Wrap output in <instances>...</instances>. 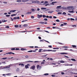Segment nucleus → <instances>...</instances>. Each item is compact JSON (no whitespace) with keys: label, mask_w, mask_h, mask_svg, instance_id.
<instances>
[{"label":"nucleus","mask_w":77,"mask_h":77,"mask_svg":"<svg viewBox=\"0 0 77 77\" xmlns=\"http://www.w3.org/2000/svg\"><path fill=\"white\" fill-rule=\"evenodd\" d=\"M67 8L69 10H71V9H74V8L72 6L67 7Z\"/></svg>","instance_id":"obj_1"},{"label":"nucleus","mask_w":77,"mask_h":77,"mask_svg":"<svg viewBox=\"0 0 77 77\" xmlns=\"http://www.w3.org/2000/svg\"><path fill=\"white\" fill-rule=\"evenodd\" d=\"M32 3H39V1H33L32 2Z\"/></svg>","instance_id":"obj_2"},{"label":"nucleus","mask_w":77,"mask_h":77,"mask_svg":"<svg viewBox=\"0 0 77 77\" xmlns=\"http://www.w3.org/2000/svg\"><path fill=\"white\" fill-rule=\"evenodd\" d=\"M62 6H58L56 8L58 10H59L60 9H61L62 8V7H61Z\"/></svg>","instance_id":"obj_3"},{"label":"nucleus","mask_w":77,"mask_h":77,"mask_svg":"<svg viewBox=\"0 0 77 77\" xmlns=\"http://www.w3.org/2000/svg\"><path fill=\"white\" fill-rule=\"evenodd\" d=\"M37 68L38 70H39L41 69L42 67L41 66H40L39 65H37Z\"/></svg>","instance_id":"obj_4"},{"label":"nucleus","mask_w":77,"mask_h":77,"mask_svg":"<svg viewBox=\"0 0 77 77\" xmlns=\"http://www.w3.org/2000/svg\"><path fill=\"white\" fill-rule=\"evenodd\" d=\"M35 65H33L30 68V69H35Z\"/></svg>","instance_id":"obj_5"},{"label":"nucleus","mask_w":77,"mask_h":77,"mask_svg":"<svg viewBox=\"0 0 77 77\" xmlns=\"http://www.w3.org/2000/svg\"><path fill=\"white\" fill-rule=\"evenodd\" d=\"M37 16L38 18H41L42 17V14L40 15L39 14H38Z\"/></svg>","instance_id":"obj_6"},{"label":"nucleus","mask_w":77,"mask_h":77,"mask_svg":"<svg viewBox=\"0 0 77 77\" xmlns=\"http://www.w3.org/2000/svg\"><path fill=\"white\" fill-rule=\"evenodd\" d=\"M68 12L69 13H74V10H72V11H69Z\"/></svg>","instance_id":"obj_7"},{"label":"nucleus","mask_w":77,"mask_h":77,"mask_svg":"<svg viewBox=\"0 0 77 77\" xmlns=\"http://www.w3.org/2000/svg\"><path fill=\"white\" fill-rule=\"evenodd\" d=\"M19 17H14L13 20H17V19H19Z\"/></svg>","instance_id":"obj_8"},{"label":"nucleus","mask_w":77,"mask_h":77,"mask_svg":"<svg viewBox=\"0 0 77 77\" xmlns=\"http://www.w3.org/2000/svg\"><path fill=\"white\" fill-rule=\"evenodd\" d=\"M16 11L15 10H11L10 11V12H11V13H12V12H16Z\"/></svg>","instance_id":"obj_9"},{"label":"nucleus","mask_w":77,"mask_h":77,"mask_svg":"<svg viewBox=\"0 0 77 77\" xmlns=\"http://www.w3.org/2000/svg\"><path fill=\"white\" fill-rule=\"evenodd\" d=\"M41 5H45V2L44 1H42L41 2Z\"/></svg>","instance_id":"obj_10"},{"label":"nucleus","mask_w":77,"mask_h":77,"mask_svg":"<svg viewBox=\"0 0 77 77\" xmlns=\"http://www.w3.org/2000/svg\"><path fill=\"white\" fill-rule=\"evenodd\" d=\"M54 11H50L48 12V13H49V14H51L53 13V12H54Z\"/></svg>","instance_id":"obj_11"},{"label":"nucleus","mask_w":77,"mask_h":77,"mask_svg":"<svg viewBox=\"0 0 77 77\" xmlns=\"http://www.w3.org/2000/svg\"><path fill=\"white\" fill-rule=\"evenodd\" d=\"M10 65H9L8 66L2 68H1V69H4V68H9V67H10Z\"/></svg>","instance_id":"obj_12"},{"label":"nucleus","mask_w":77,"mask_h":77,"mask_svg":"<svg viewBox=\"0 0 77 77\" xmlns=\"http://www.w3.org/2000/svg\"><path fill=\"white\" fill-rule=\"evenodd\" d=\"M57 3V2H52V3L50 4V5H54V3Z\"/></svg>","instance_id":"obj_13"},{"label":"nucleus","mask_w":77,"mask_h":77,"mask_svg":"<svg viewBox=\"0 0 77 77\" xmlns=\"http://www.w3.org/2000/svg\"><path fill=\"white\" fill-rule=\"evenodd\" d=\"M21 65V66H22V67H24V64H19V65L20 66Z\"/></svg>","instance_id":"obj_14"},{"label":"nucleus","mask_w":77,"mask_h":77,"mask_svg":"<svg viewBox=\"0 0 77 77\" xmlns=\"http://www.w3.org/2000/svg\"><path fill=\"white\" fill-rule=\"evenodd\" d=\"M20 50L22 51H25L26 50H27V49L22 48L20 49Z\"/></svg>","instance_id":"obj_15"},{"label":"nucleus","mask_w":77,"mask_h":77,"mask_svg":"<svg viewBox=\"0 0 77 77\" xmlns=\"http://www.w3.org/2000/svg\"><path fill=\"white\" fill-rule=\"evenodd\" d=\"M6 75H11V73H6L5 74Z\"/></svg>","instance_id":"obj_16"},{"label":"nucleus","mask_w":77,"mask_h":77,"mask_svg":"<svg viewBox=\"0 0 77 77\" xmlns=\"http://www.w3.org/2000/svg\"><path fill=\"white\" fill-rule=\"evenodd\" d=\"M29 0H22V2H28Z\"/></svg>","instance_id":"obj_17"},{"label":"nucleus","mask_w":77,"mask_h":77,"mask_svg":"<svg viewBox=\"0 0 77 77\" xmlns=\"http://www.w3.org/2000/svg\"><path fill=\"white\" fill-rule=\"evenodd\" d=\"M32 14V12H28L26 13V14L27 15H28V14Z\"/></svg>","instance_id":"obj_18"},{"label":"nucleus","mask_w":77,"mask_h":77,"mask_svg":"<svg viewBox=\"0 0 77 77\" xmlns=\"http://www.w3.org/2000/svg\"><path fill=\"white\" fill-rule=\"evenodd\" d=\"M39 24H44L45 23L44 22H39Z\"/></svg>","instance_id":"obj_19"},{"label":"nucleus","mask_w":77,"mask_h":77,"mask_svg":"<svg viewBox=\"0 0 77 77\" xmlns=\"http://www.w3.org/2000/svg\"><path fill=\"white\" fill-rule=\"evenodd\" d=\"M8 54H15L14 53H13L11 52H8Z\"/></svg>","instance_id":"obj_20"},{"label":"nucleus","mask_w":77,"mask_h":77,"mask_svg":"<svg viewBox=\"0 0 77 77\" xmlns=\"http://www.w3.org/2000/svg\"><path fill=\"white\" fill-rule=\"evenodd\" d=\"M61 54H68L67 53H61Z\"/></svg>","instance_id":"obj_21"},{"label":"nucleus","mask_w":77,"mask_h":77,"mask_svg":"<svg viewBox=\"0 0 77 77\" xmlns=\"http://www.w3.org/2000/svg\"><path fill=\"white\" fill-rule=\"evenodd\" d=\"M25 68L26 69H27V68H29V66L27 65H25Z\"/></svg>","instance_id":"obj_22"},{"label":"nucleus","mask_w":77,"mask_h":77,"mask_svg":"<svg viewBox=\"0 0 77 77\" xmlns=\"http://www.w3.org/2000/svg\"><path fill=\"white\" fill-rule=\"evenodd\" d=\"M16 71L17 72H19L20 71V69L19 68H17L16 69Z\"/></svg>","instance_id":"obj_23"},{"label":"nucleus","mask_w":77,"mask_h":77,"mask_svg":"<svg viewBox=\"0 0 77 77\" xmlns=\"http://www.w3.org/2000/svg\"><path fill=\"white\" fill-rule=\"evenodd\" d=\"M7 22V20H2V22L3 23H5V22Z\"/></svg>","instance_id":"obj_24"},{"label":"nucleus","mask_w":77,"mask_h":77,"mask_svg":"<svg viewBox=\"0 0 77 77\" xmlns=\"http://www.w3.org/2000/svg\"><path fill=\"white\" fill-rule=\"evenodd\" d=\"M41 9H42V10H45V9H47V8H41Z\"/></svg>","instance_id":"obj_25"},{"label":"nucleus","mask_w":77,"mask_h":77,"mask_svg":"<svg viewBox=\"0 0 77 77\" xmlns=\"http://www.w3.org/2000/svg\"><path fill=\"white\" fill-rule=\"evenodd\" d=\"M60 63H64V62H65V61H64L62 60L60 61Z\"/></svg>","instance_id":"obj_26"},{"label":"nucleus","mask_w":77,"mask_h":77,"mask_svg":"<svg viewBox=\"0 0 77 77\" xmlns=\"http://www.w3.org/2000/svg\"><path fill=\"white\" fill-rule=\"evenodd\" d=\"M67 9V8H65V7H63V9H64L65 10Z\"/></svg>","instance_id":"obj_27"},{"label":"nucleus","mask_w":77,"mask_h":77,"mask_svg":"<svg viewBox=\"0 0 77 77\" xmlns=\"http://www.w3.org/2000/svg\"><path fill=\"white\" fill-rule=\"evenodd\" d=\"M72 47L74 48H75L76 47V46L75 45H72Z\"/></svg>","instance_id":"obj_28"},{"label":"nucleus","mask_w":77,"mask_h":77,"mask_svg":"<svg viewBox=\"0 0 77 77\" xmlns=\"http://www.w3.org/2000/svg\"><path fill=\"white\" fill-rule=\"evenodd\" d=\"M70 20H71V21H74V20H75V19H74L71 18Z\"/></svg>","instance_id":"obj_29"},{"label":"nucleus","mask_w":77,"mask_h":77,"mask_svg":"<svg viewBox=\"0 0 77 77\" xmlns=\"http://www.w3.org/2000/svg\"><path fill=\"white\" fill-rule=\"evenodd\" d=\"M16 15V14H11V17H13V16H15Z\"/></svg>","instance_id":"obj_30"},{"label":"nucleus","mask_w":77,"mask_h":77,"mask_svg":"<svg viewBox=\"0 0 77 77\" xmlns=\"http://www.w3.org/2000/svg\"><path fill=\"white\" fill-rule=\"evenodd\" d=\"M24 27H27V25L25 24L23 25Z\"/></svg>","instance_id":"obj_31"},{"label":"nucleus","mask_w":77,"mask_h":77,"mask_svg":"<svg viewBox=\"0 0 77 77\" xmlns=\"http://www.w3.org/2000/svg\"><path fill=\"white\" fill-rule=\"evenodd\" d=\"M27 20H23L22 21V23H24V22H26V21H27Z\"/></svg>","instance_id":"obj_32"},{"label":"nucleus","mask_w":77,"mask_h":77,"mask_svg":"<svg viewBox=\"0 0 77 77\" xmlns=\"http://www.w3.org/2000/svg\"><path fill=\"white\" fill-rule=\"evenodd\" d=\"M62 48H69V47L67 46H63L62 47Z\"/></svg>","instance_id":"obj_33"},{"label":"nucleus","mask_w":77,"mask_h":77,"mask_svg":"<svg viewBox=\"0 0 77 77\" xmlns=\"http://www.w3.org/2000/svg\"><path fill=\"white\" fill-rule=\"evenodd\" d=\"M17 2H21V0H17L16 1Z\"/></svg>","instance_id":"obj_34"},{"label":"nucleus","mask_w":77,"mask_h":77,"mask_svg":"<svg viewBox=\"0 0 77 77\" xmlns=\"http://www.w3.org/2000/svg\"><path fill=\"white\" fill-rule=\"evenodd\" d=\"M71 60L72 61H75V60L74 59H72Z\"/></svg>","instance_id":"obj_35"},{"label":"nucleus","mask_w":77,"mask_h":77,"mask_svg":"<svg viewBox=\"0 0 77 77\" xmlns=\"http://www.w3.org/2000/svg\"><path fill=\"white\" fill-rule=\"evenodd\" d=\"M63 15H66V13H65V12H64L62 14Z\"/></svg>","instance_id":"obj_36"},{"label":"nucleus","mask_w":77,"mask_h":77,"mask_svg":"<svg viewBox=\"0 0 77 77\" xmlns=\"http://www.w3.org/2000/svg\"><path fill=\"white\" fill-rule=\"evenodd\" d=\"M8 58L7 57H5V58H1L2 59H7Z\"/></svg>","instance_id":"obj_37"},{"label":"nucleus","mask_w":77,"mask_h":77,"mask_svg":"<svg viewBox=\"0 0 77 77\" xmlns=\"http://www.w3.org/2000/svg\"><path fill=\"white\" fill-rule=\"evenodd\" d=\"M42 17L43 18H45V17H46V16L45 15H43Z\"/></svg>","instance_id":"obj_38"},{"label":"nucleus","mask_w":77,"mask_h":77,"mask_svg":"<svg viewBox=\"0 0 77 77\" xmlns=\"http://www.w3.org/2000/svg\"><path fill=\"white\" fill-rule=\"evenodd\" d=\"M31 10L32 12H35V9H32Z\"/></svg>","instance_id":"obj_39"},{"label":"nucleus","mask_w":77,"mask_h":77,"mask_svg":"<svg viewBox=\"0 0 77 77\" xmlns=\"http://www.w3.org/2000/svg\"><path fill=\"white\" fill-rule=\"evenodd\" d=\"M53 18V17H52V16H49V18Z\"/></svg>","instance_id":"obj_40"},{"label":"nucleus","mask_w":77,"mask_h":77,"mask_svg":"<svg viewBox=\"0 0 77 77\" xmlns=\"http://www.w3.org/2000/svg\"><path fill=\"white\" fill-rule=\"evenodd\" d=\"M56 12H60V10H57L56 11Z\"/></svg>","instance_id":"obj_41"},{"label":"nucleus","mask_w":77,"mask_h":77,"mask_svg":"<svg viewBox=\"0 0 77 77\" xmlns=\"http://www.w3.org/2000/svg\"><path fill=\"white\" fill-rule=\"evenodd\" d=\"M5 28H7V29H9V26H6L5 27Z\"/></svg>","instance_id":"obj_42"},{"label":"nucleus","mask_w":77,"mask_h":77,"mask_svg":"<svg viewBox=\"0 0 77 77\" xmlns=\"http://www.w3.org/2000/svg\"><path fill=\"white\" fill-rule=\"evenodd\" d=\"M49 75L48 73H45L44 74V75Z\"/></svg>","instance_id":"obj_43"},{"label":"nucleus","mask_w":77,"mask_h":77,"mask_svg":"<svg viewBox=\"0 0 77 77\" xmlns=\"http://www.w3.org/2000/svg\"><path fill=\"white\" fill-rule=\"evenodd\" d=\"M44 20H45V21H48V19L47 18H45L44 19Z\"/></svg>","instance_id":"obj_44"},{"label":"nucleus","mask_w":77,"mask_h":77,"mask_svg":"<svg viewBox=\"0 0 77 77\" xmlns=\"http://www.w3.org/2000/svg\"><path fill=\"white\" fill-rule=\"evenodd\" d=\"M6 17H10V15H6Z\"/></svg>","instance_id":"obj_45"},{"label":"nucleus","mask_w":77,"mask_h":77,"mask_svg":"<svg viewBox=\"0 0 77 77\" xmlns=\"http://www.w3.org/2000/svg\"><path fill=\"white\" fill-rule=\"evenodd\" d=\"M37 10L38 11H40V9L39 8H38L37 9Z\"/></svg>","instance_id":"obj_46"},{"label":"nucleus","mask_w":77,"mask_h":77,"mask_svg":"<svg viewBox=\"0 0 77 77\" xmlns=\"http://www.w3.org/2000/svg\"><path fill=\"white\" fill-rule=\"evenodd\" d=\"M56 21L57 22H60V20H56Z\"/></svg>","instance_id":"obj_47"},{"label":"nucleus","mask_w":77,"mask_h":77,"mask_svg":"<svg viewBox=\"0 0 77 77\" xmlns=\"http://www.w3.org/2000/svg\"><path fill=\"white\" fill-rule=\"evenodd\" d=\"M48 47H49V48H52V46L51 45H49L48 46Z\"/></svg>","instance_id":"obj_48"},{"label":"nucleus","mask_w":77,"mask_h":77,"mask_svg":"<svg viewBox=\"0 0 77 77\" xmlns=\"http://www.w3.org/2000/svg\"><path fill=\"white\" fill-rule=\"evenodd\" d=\"M15 27H18V25H16L15 26Z\"/></svg>","instance_id":"obj_49"},{"label":"nucleus","mask_w":77,"mask_h":77,"mask_svg":"<svg viewBox=\"0 0 77 77\" xmlns=\"http://www.w3.org/2000/svg\"><path fill=\"white\" fill-rule=\"evenodd\" d=\"M32 51H28L27 52L28 53H30V52H32Z\"/></svg>","instance_id":"obj_50"},{"label":"nucleus","mask_w":77,"mask_h":77,"mask_svg":"<svg viewBox=\"0 0 77 77\" xmlns=\"http://www.w3.org/2000/svg\"><path fill=\"white\" fill-rule=\"evenodd\" d=\"M3 3H4V4H7V2H3Z\"/></svg>","instance_id":"obj_51"},{"label":"nucleus","mask_w":77,"mask_h":77,"mask_svg":"<svg viewBox=\"0 0 77 77\" xmlns=\"http://www.w3.org/2000/svg\"><path fill=\"white\" fill-rule=\"evenodd\" d=\"M11 50H15V48H12L11 49Z\"/></svg>","instance_id":"obj_52"},{"label":"nucleus","mask_w":77,"mask_h":77,"mask_svg":"<svg viewBox=\"0 0 77 77\" xmlns=\"http://www.w3.org/2000/svg\"><path fill=\"white\" fill-rule=\"evenodd\" d=\"M48 2L47 1H46L45 2V5L46 3H48Z\"/></svg>","instance_id":"obj_53"},{"label":"nucleus","mask_w":77,"mask_h":77,"mask_svg":"<svg viewBox=\"0 0 77 77\" xmlns=\"http://www.w3.org/2000/svg\"><path fill=\"white\" fill-rule=\"evenodd\" d=\"M40 42H44V39L40 40Z\"/></svg>","instance_id":"obj_54"},{"label":"nucleus","mask_w":77,"mask_h":77,"mask_svg":"<svg viewBox=\"0 0 77 77\" xmlns=\"http://www.w3.org/2000/svg\"><path fill=\"white\" fill-rule=\"evenodd\" d=\"M45 63L44 62H42L41 63V64H44Z\"/></svg>","instance_id":"obj_55"},{"label":"nucleus","mask_w":77,"mask_h":77,"mask_svg":"<svg viewBox=\"0 0 77 77\" xmlns=\"http://www.w3.org/2000/svg\"><path fill=\"white\" fill-rule=\"evenodd\" d=\"M58 14H62V12H58Z\"/></svg>","instance_id":"obj_56"},{"label":"nucleus","mask_w":77,"mask_h":77,"mask_svg":"<svg viewBox=\"0 0 77 77\" xmlns=\"http://www.w3.org/2000/svg\"><path fill=\"white\" fill-rule=\"evenodd\" d=\"M47 50V51H52V50Z\"/></svg>","instance_id":"obj_57"},{"label":"nucleus","mask_w":77,"mask_h":77,"mask_svg":"<svg viewBox=\"0 0 77 77\" xmlns=\"http://www.w3.org/2000/svg\"><path fill=\"white\" fill-rule=\"evenodd\" d=\"M25 57L26 58H29V56H25Z\"/></svg>","instance_id":"obj_58"},{"label":"nucleus","mask_w":77,"mask_h":77,"mask_svg":"<svg viewBox=\"0 0 77 77\" xmlns=\"http://www.w3.org/2000/svg\"><path fill=\"white\" fill-rule=\"evenodd\" d=\"M31 18H34V17L33 16H32L31 17Z\"/></svg>","instance_id":"obj_59"},{"label":"nucleus","mask_w":77,"mask_h":77,"mask_svg":"<svg viewBox=\"0 0 77 77\" xmlns=\"http://www.w3.org/2000/svg\"><path fill=\"white\" fill-rule=\"evenodd\" d=\"M64 74H65V73L63 72H61V74H62V75H63Z\"/></svg>","instance_id":"obj_60"},{"label":"nucleus","mask_w":77,"mask_h":77,"mask_svg":"<svg viewBox=\"0 0 77 77\" xmlns=\"http://www.w3.org/2000/svg\"><path fill=\"white\" fill-rule=\"evenodd\" d=\"M49 10H50V9H47L45 10V11H49Z\"/></svg>","instance_id":"obj_61"},{"label":"nucleus","mask_w":77,"mask_h":77,"mask_svg":"<svg viewBox=\"0 0 77 77\" xmlns=\"http://www.w3.org/2000/svg\"><path fill=\"white\" fill-rule=\"evenodd\" d=\"M38 38L39 39H41V37L39 36Z\"/></svg>","instance_id":"obj_62"},{"label":"nucleus","mask_w":77,"mask_h":77,"mask_svg":"<svg viewBox=\"0 0 77 77\" xmlns=\"http://www.w3.org/2000/svg\"><path fill=\"white\" fill-rule=\"evenodd\" d=\"M48 5H50V4H47L45 5V6H48Z\"/></svg>","instance_id":"obj_63"},{"label":"nucleus","mask_w":77,"mask_h":77,"mask_svg":"<svg viewBox=\"0 0 77 77\" xmlns=\"http://www.w3.org/2000/svg\"><path fill=\"white\" fill-rule=\"evenodd\" d=\"M43 51H47V50H46L45 49L43 50Z\"/></svg>","instance_id":"obj_64"}]
</instances>
